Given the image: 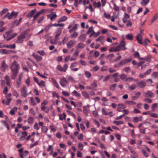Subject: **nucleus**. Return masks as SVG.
Segmentation results:
<instances>
[{
	"instance_id": "obj_15",
	"label": "nucleus",
	"mask_w": 158,
	"mask_h": 158,
	"mask_svg": "<svg viewBox=\"0 0 158 158\" xmlns=\"http://www.w3.org/2000/svg\"><path fill=\"white\" fill-rule=\"evenodd\" d=\"M32 55L34 58L37 61H41L42 59V57L39 56L38 55H35L34 53H33Z\"/></svg>"
},
{
	"instance_id": "obj_27",
	"label": "nucleus",
	"mask_w": 158,
	"mask_h": 158,
	"mask_svg": "<svg viewBox=\"0 0 158 158\" xmlns=\"http://www.w3.org/2000/svg\"><path fill=\"white\" fill-rule=\"evenodd\" d=\"M113 123L114 124L117 125L123 123V121L121 120L118 121H114L113 122Z\"/></svg>"
},
{
	"instance_id": "obj_30",
	"label": "nucleus",
	"mask_w": 158,
	"mask_h": 158,
	"mask_svg": "<svg viewBox=\"0 0 158 158\" xmlns=\"http://www.w3.org/2000/svg\"><path fill=\"white\" fill-rule=\"evenodd\" d=\"M128 149L130 151L131 153L134 155L136 156V153L133 150L132 147L131 146L128 147Z\"/></svg>"
},
{
	"instance_id": "obj_53",
	"label": "nucleus",
	"mask_w": 158,
	"mask_h": 158,
	"mask_svg": "<svg viewBox=\"0 0 158 158\" xmlns=\"http://www.w3.org/2000/svg\"><path fill=\"white\" fill-rule=\"evenodd\" d=\"M91 87H93L94 89V87H96L97 86V85L95 83V81H94L93 83L91 84Z\"/></svg>"
},
{
	"instance_id": "obj_58",
	"label": "nucleus",
	"mask_w": 158,
	"mask_h": 158,
	"mask_svg": "<svg viewBox=\"0 0 158 158\" xmlns=\"http://www.w3.org/2000/svg\"><path fill=\"white\" fill-rule=\"evenodd\" d=\"M34 129L38 130L40 129V127L38 126V124L36 123L34 125Z\"/></svg>"
},
{
	"instance_id": "obj_19",
	"label": "nucleus",
	"mask_w": 158,
	"mask_h": 158,
	"mask_svg": "<svg viewBox=\"0 0 158 158\" xmlns=\"http://www.w3.org/2000/svg\"><path fill=\"white\" fill-rule=\"evenodd\" d=\"M86 38V35L85 34H82L79 37V39L81 41H84Z\"/></svg>"
},
{
	"instance_id": "obj_12",
	"label": "nucleus",
	"mask_w": 158,
	"mask_h": 158,
	"mask_svg": "<svg viewBox=\"0 0 158 158\" xmlns=\"http://www.w3.org/2000/svg\"><path fill=\"white\" fill-rule=\"evenodd\" d=\"M75 42L72 40H71L68 42L66 45L68 48H70L73 47L75 44Z\"/></svg>"
},
{
	"instance_id": "obj_2",
	"label": "nucleus",
	"mask_w": 158,
	"mask_h": 158,
	"mask_svg": "<svg viewBox=\"0 0 158 158\" xmlns=\"http://www.w3.org/2000/svg\"><path fill=\"white\" fill-rule=\"evenodd\" d=\"M12 32L13 31L11 30L6 33V37L7 38V39H6V41H9L10 40L17 35V33H16L12 34Z\"/></svg>"
},
{
	"instance_id": "obj_29",
	"label": "nucleus",
	"mask_w": 158,
	"mask_h": 158,
	"mask_svg": "<svg viewBox=\"0 0 158 158\" xmlns=\"http://www.w3.org/2000/svg\"><path fill=\"white\" fill-rule=\"evenodd\" d=\"M58 40L56 39L55 38L53 40L51 39L50 40V43L51 44H56Z\"/></svg>"
},
{
	"instance_id": "obj_49",
	"label": "nucleus",
	"mask_w": 158,
	"mask_h": 158,
	"mask_svg": "<svg viewBox=\"0 0 158 158\" xmlns=\"http://www.w3.org/2000/svg\"><path fill=\"white\" fill-rule=\"evenodd\" d=\"M94 30H93V27H91L89 28L88 31H87L86 34H88L90 32H93Z\"/></svg>"
},
{
	"instance_id": "obj_13",
	"label": "nucleus",
	"mask_w": 158,
	"mask_h": 158,
	"mask_svg": "<svg viewBox=\"0 0 158 158\" xmlns=\"http://www.w3.org/2000/svg\"><path fill=\"white\" fill-rule=\"evenodd\" d=\"M36 11V9H35L34 10H32L30 11L28 13L27 15V16L29 18H30L34 14V13H35V11Z\"/></svg>"
},
{
	"instance_id": "obj_18",
	"label": "nucleus",
	"mask_w": 158,
	"mask_h": 158,
	"mask_svg": "<svg viewBox=\"0 0 158 158\" xmlns=\"http://www.w3.org/2000/svg\"><path fill=\"white\" fill-rule=\"evenodd\" d=\"M61 33V31L59 30L58 31L55 35V39L58 40H59V36L60 35Z\"/></svg>"
},
{
	"instance_id": "obj_54",
	"label": "nucleus",
	"mask_w": 158,
	"mask_h": 158,
	"mask_svg": "<svg viewBox=\"0 0 158 158\" xmlns=\"http://www.w3.org/2000/svg\"><path fill=\"white\" fill-rule=\"evenodd\" d=\"M78 35V33L75 32L73 34L71 35V37L72 38H76Z\"/></svg>"
},
{
	"instance_id": "obj_20",
	"label": "nucleus",
	"mask_w": 158,
	"mask_h": 158,
	"mask_svg": "<svg viewBox=\"0 0 158 158\" xmlns=\"http://www.w3.org/2000/svg\"><path fill=\"white\" fill-rule=\"evenodd\" d=\"M126 37L128 40H131L133 39V36L132 34H128L126 35Z\"/></svg>"
},
{
	"instance_id": "obj_36",
	"label": "nucleus",
	"mask_w": 158,
	"mask_h": 158,
	"mask_svg": "<svg viewBox=\"0 0 158 158\" xmlns=\"http://www.w3.org/2000/svg\"><path fill=\"white\" fill-rule=\"evenodd\" d=\"M57 69L58 70L61 72H65V70H64L63 68H62L60 65H58Z\"/></svg>"
},
{
	"instance_id": "obj_48",
	"label": "nucleus",
	"mask_w": 158,
	"mask_h": 158,
	"mask_svg": "<svg viewBox=\"0 0 158 158\" xmlns=\"http://www.w3.org/2000/svg\"><path fill=\"white\" fill-rule=\"evenodd\" d=\"M67 112L70 115L73 117L74 118H76V117L75 114L73 113L72 112L68 110H67Z\"/></svg>"
},
{
	"instance_id": "obj_52",
	"label": "nucleus",
	"mask_w": 158,
	"mask_h": 158,
	"mask_svg": "<svg viewBox=\"0 0 158 158\" xmlns=\"http://www.w3.org/2000/svg\"><path fill=\"white\" fill-rule=\"evenodd\" d=\"M6 99L7 100L6 101V104L7 105H9L10 104V102L12 100V99L11 98H8Z\"/></svg>"
},
{
	"instance_id": "obj_40",
	"label": "nucleus",
	"mask_w": 158,
	"mask_h": 158,
	"mask_svg": "<svg viewBox=\"0 0 158 158\" xmlns=\"http://www.w3.org/2000/svg\"><path fill=\"white\" fill-rule=\"evenodd\" d=\"M82 94L86 98H89V94L85 91H83L82 92Z\"/></svg>"
},
{
	"instance_id": "obj_11",
	"label": "nucleus",
	"mask_w": 158,
	"mask_h": 158,
	"mask_svg": "<svg viewBox=\"0 0 158 158\" xmlns=\"http://www.w3.org/2000/svg\"><path fill=\"white\" fill-rule=\"evenodd\" d=\"M136 40L140 44H142L143 43L142 42V37L140 34H138L136 36Z\"/></svg>"
},
{
	"instance_id": "obj_17",
	"label": "nucleus",
	"mask_w": 158,
	"mask_h": 158,
	"mask_svg": "<svg viewBox=\"0 0 158 158\" xmlns=\"http://www.w3.org/2000/svg\"><path fill=\"white\" fill-rule=\"evenodd\" d=\"M93 5L94 6L95 8H99L101 6V4L99 2H96L94 1L93 2Z\"/></svg>"
},
{
	"instance_id": "obj_1",
	"label": "nucleus",
	"mask_w": 158,
	"mask_h": 158,
	"mask_svg": "<svg viewBox=\"0 0 158 158\" xmlns=\"http://www.w3.org/2000/svg\"><path fill=\"white\" fill-rule=\"evenodd\" d=\"M19 66L18 62L14 61L10 67L12 73L11 76L12 79H15V78L19 72Z\"/></svg>"
},
{
	"instance_id": "obj_55",
	"label": "nucleus",
	"mask_w": 158,
	"mask_h": 158,
	"mask_svg": "<svg viewBox=\"0 0 158 158\" xmlns=\"http://www.w3.org/2000/svg\"><path fill=\"white\" fill-rule=\"evenodd\" d=\"M127 77V75L124 74H123L120 75V78L123 80L126 78Z\"/></svg>"
},
{
	"instance_id": "obj_32",
	"label": "nucleus",
	"mask_w": 158,
	"mask_h": 158,
	"mask_svg": "<svg viewBox=\"0 0 158 158\" xmlns=\"http://www.w3.org/2000/svg\"><path fill=\"white\" fill-rule=\"evenodd\" d=\"M143 2H141V4L143 6H146L149 2V0H143Z\"/></svg>"
},
{
	"instance_id": "obj_22",
	"label": "nucleus",
	"mask_w": 158,
	"mask_h": 158,
	"mask_svg": "<svg viewBox=\"0 0 158 158\" xmlns=\"http://www.w3.org/2000/svg\"><path fill=\"white\" fill-rule=\"evenodd\" d=\"M5 48H9L10 49H15V44L12 45H6Z\"/></svg>"
},
{
	"instance_id": "obj_24",
	"label": "nucleus",
	"mask_w": 158,
	"mask_h": 158,
	"mask_svg": "<svg viewBox=\"0 0 158 158\" xmlns=\"http://www.w3.org/2000/svg\"><path fill=\"white\" fill-rule=\"evenodd\" d=\"M158 18V13H157L154 16L153 18L151 20L152 23L150 25H151L156 19Z\"/></svg>"
},
{
	"instance_id": "obj_64",
	"label": "nucleus",
	"mask_w": 158,
	"mask_h": 158,
	"mask_svg": "<svg viewBox=\"0 0 158 158\" xmlns=\"http://www.w3.org/2000/svg\"><path fill=\"white\" fill-rule=\"evenodd\" d=\"M132 25V23L130 20L127 21V23L126 24V26L127 27H131Z\"/></svg>"
},
{
	"instance_id": "obj_28",
	"label": "nucleus",
	"mask_w": 158,
	"mask_h": 158,
	"mask_svg": "<svg viewBox=\"0 0 158 158\" xmlns=\"http://www.w3.org/2000/svg\"><path fill=\"white\" fill-rule=\"evenodd\" d=\"M126 64V61L125 60H122L118 63V66H122Z\"/></svg>"
},
{
	"instance_id": "obj_46",
	"label": "nucleus",
	"mask_w": 158,
	"mask_h": 158,
	"mask_svg": "<svg viewBox=\"0 0 158 158\" xmlns=\"http://www.w3.org/2000/svg\"><path fill=\"white\" fill-rule=\"evenodd\" d=\"M139 118L137 117H135L133 118V122L134 123H137L139 121Z\"/></svg>"
},
{
	"instance_id": "obj_6",
	"label": "nucleus",
	"mask_w": 158,
	"mask_h": 158,
	"mask_svg": "<svg viewBox=\"0 0 158 158\" xmlns=\"http://www.w3.org/2000/svg\"><path fill=\"white\" fill-rule=\"evenodd\" d=\"M7 65L6 64L5 61H3L1 64L0 69L2 72H4L7 68Z\"/></svg>"
},
{
	"instance_id": "obj_3",
	"label": "nucleus",
	"mask_w": 158,
	"mask_h": 158,
	"mask_svg": "<svg viewBox=\"0 0 158 158\" xmlns=\"http://www.w3.org/2000/svg\"><path fill=\"white\" fill-rule=\"evenodd\" d=\"M18 14V12H15V11H13L10 14H9V13H8L4 16L3 19H5L7 18L8 19H10L16 17Z\"/></svg>"
},
{
	"instance_id": "obj_38",
	"label": "nucleus",
	"mask_w": 158,
	"mask_h": 158,
	"mask_svg": "<svg viewBox=\"0 0 158 158\" xmlns=\"http://www.w3.org/2000/svg\"><path fill=\"white\" fill-rule=\"evenodd\" d=\"M52 26H54L55 27L60 26L63 27L64 26V24L63 23H55L52 25Z\"/></svg>"
},
{
	"instance_id": "obj_16",
	"label": "nucleus",
	"mask_w": 158,
	"mask_h": 158,
	"mask_svg": "<svg viewBox=\"0 0 158 158\" xmlns=\"http://www.w3.org/2000/svg\"><path fill=\"white\" fill-rule=\"evenodd\" d=\"M137 87V86L135 84H133L131 86H129L128 88L130 90L132 91L135 90Z\"/></svg>"
},
{
	"instance_id": "obj_10",
	"label": "nucleus",
	"mask_w": 158,
	"mask_h": 158,
	"mask_svg": "<svg viewBox=\"0 0 158 158\" xmlns=\"http://www.w3.org/2000/svg\"><path fill=\"white\" fill-rule=\"evenodd\" d=\"M23 76V73H21L19 75V78L16 81V83L17 84V88H18L19 87L20 83H21V81L22 78V77Z\"/></svg>"
},
{
	"instance_id": "obj_56",
	"label": "nucleus",
	"mask_w": 158,
	"mask_h": 158,
	"mask_svg": "<svg viewBox=\"0 0 158 158\" xmlns=\"http://www.w3.org/2000/svg\"><path fill=\"white\" fill-rule=\"evenodd\" d=\"M37 52L40 55L42 56H44L45 55V53L43 50L38 51Z\"/></svg>"
},
{
	"instance_id": "obj_60",
	"label": "nucleus",
	"mask_w": 158,
	"mask_h": 158,
	"mask_svg": "<svg viewBox=\"0 0 158 158\" xmlns=\"http://www.w3.org/2000/svg\"><path fill=\"white\" fill-rule=\"evenodd\" d=\"M133 80L134 79L132 77H128L125 79V81L130 82Z\"/></svg>"
},
{
	"instance_id": "obj_26",
	"label": "nucleus",
	"mask_w": 158,
	"mask_h": 158,
	"mask_svg": "<svg viewBox=\"0 0 158 158\" xmlns=\"http://www.w3.org/2000/svg\"><path fill=\"white\" fill-rule=\"evenodd\" d=\"M2 123L4 124V126L6 127L8 130H9L10 127L8 123L5 121H2Z\"/></svg>"
},
{
	"instance_id": "obj_61",
	"label": "nucleus",
	"mask_w": 158,
	"mask_h": 158,
	"mask_svg": "<svg viewBox=\"0 0 158 158\" xmlns=\"http://www.w3.org/2000/svg\"><path fill=\"white\" fill-rule=\"evenodd\" d=\"M143 100L145 102L147 101L149 103H151L152 102V100L151 99H149V98H146L144 99Z\"/></svg>"
},
{
	"instance_id": "obj_51",
	"label": "nucleus",
	"mask_w": 158,
	"mask_h": 158,
	"mask_svg": "<svg viewBox=\"0 0 158 158\" xmlns=\"http://www.w3.org/2000/svg\"><path fill=\"white\" fill-rule=\"evenodd\" d=\"M13 95L16 97V98H17L19 96V94L16 92V90H14L13 91Z\"/></svg>"
},
{
	"instance_id": "obj_9",
	"label": "nucleus",
	"mask_w": 158,
	"mask_h": 158,
	"mask_svg": "<svg viewBox=\"0 0 158 158\" xmlns=\"http://www.w3.org/2000/svg\"><path fill=\"white\" fill-rule=\"evenodd\" d=\"M138 86L139 88H143L146 85V82L143 81H141L137 83Z\"/></svg>"
},
{
	"instance_id": "obj_21",
	"label": "nucleus",
	"mask_w": 158,
	"mask_h": 158,
	"mask_svg": "<svg viewBox=\"0 0 158 158\" xmlns=\"http://www.w3.org/2000/svg\"><path fill=\"white\" fill-rule=\"evenodd\" d=\"M0 52L2 54H7L10 53V51L8 50H7L5 49H2L0 50Z\"/></svg>"
},
{
	"instance_id": "obj_31",
	"label": "nucleus",
	"mask_w": 158,
	"mask_h": 158,
	"mask_svg": "<svg viewBox=\"0 0 158 158\" xmlns=\"http://www.w3.org/2000/svg\"><path fill=\"white\" fill-rule=\"evenodd\" d=\"M84 44L82 43H80L78 44L77 46V48H82L84 47Z\"/></svg>"
},
{
	"instance_id": "obj_44",
	"label": "nucleus",
	"mask_w": 158,
	"mask_h": 158,
	"mask_svg": "<svg viewBox=\"0 0 158 158\" xmlns=\"http://www.w3.org/2000/svg\"><path fill=\"white\" fill-rule=\"evenodd\" d=\"M83 113L85 114V115L87 116V114H88L87 110L85 106H83Z\"/></svg>"
},
{
	"instance_id": "obj_43",
	"label": "nucleus",
	"mask_w": 158,
	"mask_h": 158,
	"mask_svg": "<svg viewBox=\"0 0 158 158\" xmlns=\"http://www.w3.org/2000/svg\"><path fill=\"white\" fill-rule=\"evenodd\" d=\"M38 84L42 87H44L45 85L44 82L43 81H42L40 83L39 82Z\"/></svg>"
},
{
	"instance_id": "obj_63",
	"label": "nucleus",
	"mask_w": 158,
	"mask_h": 158,
	"mask_svg": "<svg viewBox=\"0 0 158 158\" xmlns=\"http://www.w3.org/2000/svg\"><path fill=\"white\" fill-rule=\"evenodd\" d=\"M110 75L106 76L105 77L104 79H103V81L105 82V81H107L108 80L110 79Z\"/></svg>"
},
{
	"instance_id": "obj_39",
	"label": "nucleus",
	"mask_w": 158,
	"mask_h": 158,
	"mask_svg": "<svg viewBox=\"0 0 158 158\" xmlns=\"http://www.w3.org/2000/svg\"><path fill=\"white\" fill-rule=\"evenodd\" d=\"M33 119L32 117H30L28 118V123L30 124L31 125L33 122Z\"/></svg>"
},
{
	"instance_id": "obj_35",
	"label": "nucleus",
	"mask_w": 158,
	"mask_h": 158,
	"mask_svg": "<svg viewBox=\"0 0 158 158\" xmlns=\"http://www.w3.org/2000/svg\"><path fill=\"white\" fill-rule=\"evenodd\" d=\"M72 93L74 95L78 97H80L81 96V94L75 90Z\"/></svg>"
},
{
	"instance_id": "obj_37",
	"label": "nucleus",
	"mask_w": 158,
	"mask_h": 158,
	"mask_svg": "<svg viewBox=\"0 0 158 158\" xmlns=\"http://www.w3.org/2000/svg\"><path fill=\"white\" fill-rule=\"evenodd\" d=\"M126 102L127 104L130 105H133L136 104V103L133 101H127Z\"/></svg>"
},
{
	"instance_id": "obj_41",
	"label": "nucleus",
	"mask_w": 158,
	"mask_h": 158,
	"mask_svg": "<svg viewBox=\"0 0 158 158\" xmlns=\"http://www.w3.org/2000/svg\"><path fill=\"white\" fill-rule=\"evenodd\" d=\"M103 39V37L102 36H100L98 38H97L96 40V41H99L101 43L102 42V41Z\"/></svg>"
},
{
	"instance_id": "obj_47",
	"label": "nucleus",
	"mask_w": 158,
	"mask_h": 158,
	"mask_svg": "<svg viewBox=\"0 0 158 158\" xmlns=\"http://www.w3.org/2000/svg\"><path fill=\"white\" fill-rule=\"evenodd\" d=\"M52 26V25L51 24L45 27L44 30L46 32L48 31Z\"/></svg>"
},
{
	"instance_id": "obj_45",
	"label": "nucleus",
	"mask_w": 158,
	"mask_h": 158,
	"mask_svg": "<svg viewBox=\"0 0 158 158\" xmlns=\"http://www.w3.org/2000/svg\"><path fill=\"white\" fill-rule=\"evenodd\" d=\"M142 152L146 157H147L148 156V154L144 149L142 150Z\"/></svg>"
},
{
	"instance_id": "obj_33",
	"label": "nucleus",
	"mask_w": 158,
	"mask_h": 158,
	"mask_svg": "<svg viewBox=\"0 0 158 158\" xmlns=\"http://www.w3.org/2000/svg\"><path fill=\"white\" fill-rule=\"evenodd\" d=\"M126 45L125 42L124 41H122L120 44L117 46H119V48L121 49V47H124Z\"/></svg>"
},
{
	"instance_id": "obj_25",
	"label": "nucleus",
	"mask_w": 158,
	"mask_h": 158,
	"mask_svg": "<svg viewBox=\"0 0 158 158\" xmlns=\"http://www.w3.org/2000/svg\"><path fill=\"white\" fill-rule=\"evenodd\" d=\"M116 85L117 84L116 83L112 85L110 87V89L112 91H114L115 89Z\"/></svg>"
},
{
	"instance_id": "obj_7",
	"label": "nucleus",
	"mask_w": 158,
	"mask_h": 158,
	"mask_svg": "<svg viewBox=\"0 0 158 158\" xmlns=\"http://www.w3.org/2000/svg\"><path fill=\"white\" fill-rule=\"evenodd\" d=\"M64 82H66L68 83L65 77H63L61 79L60 81V83L61 86L64 87H65V85L64 83Z\"/></svg>"
},
{
	"instance_id": "obj_42",
	"label": "nucleus",
	"mask_w": 158,
	"mask_h": 158,
	"mask_svg": "<svg viewBox=\"0 0 158 158\" xmlns=\"http://www.w3.org/2000/svg\"><path fill=\"white\" fill-rule=\"evenodd\" d=\"M78 147L80 150H82L83 149V145L81 143H79Z\"/></svg>"
},
{
	"instance_id": "obj_23",
	"label": "nucleus",
	"mask_w": 158,
	"mask_h": 158,
	"mask_svg": "<svg viewBox=\"0 0 158 158\" xmlns=\"http://www.w3.org/2000/svg\"><path fill=\"white\" fill-rule=\"evenodd\" d=\"M158 106V103H155L152 104V111H154Z\"/></svg>"
},
{
	"instance_id": "obj_4",
	"label": "nucleus",
	"mask_w": 158,
	"mask_h": 158,
	"mask_svg": "<svg viewBox=\"0 0 158 158\" xmlns=\"http://www.w3.org/2000/svg\"><path fill=\"white\" fill-rule=\"evenodd\" d=\"M21 94L22 96L23 97H26L28 95L26 87L24 85L20 90Z\"/></svg>"
},
{
	"instance_id": "obj_62",
	"label": "nucleus",
	"mask_w": 158,
	"mask_h": 158,
	"mask_svg": "<svg viewBox=\"0 0 158 158\" xmlns=\"http://www.w3.org/2000/svg\"><path fill=\"white\" fill-rule=\"evenodd\" d=\"M146 81L148 83V85H151L152 83V80L151 79H149L146 80Z\"/></svg>"
},
{
	"instance_id": "obj_14",
	"label": "nucleus",
	"mask_w": 158,
	"mask_h": 158,
	"mask_svg": "<svg viewBox=\"0 0 158 158\" xmlns=\"http://www.w3.org/2000/svg\"><path fill=\"white\" fill-rule=\"evenodd\" d=\"M121 50V49L119 48V46H117L116 47L111 48L109 49L110 52H117Z\"/></svg>"
},
{
	"instance_id": "obj_5",
	"label": "nucleus",
	"mask_w": 158,
	"mask_h": 158,
	"mask_svg": "<svg viewBox=\"0 0 158 158\" xmlns=\"http://www.w3.org/2000/svg\"><path fill=\"white\" fill-rule=\"evenodd\" d=\"M25 37V33H22L20 34L17 37V40L16 41V43H22Z\"/></svg>"
},
{
	"instance_id": "obj_34",
	"label": "nucleus",
	"mask_w": 158,
	"mask_h": 158,
	"mask_svg": "<svg viewBox=\"0 0 158 158\" xmlns=\"http://www.w3.org/2000/svg\"><path fill=\"white\" fill-rule=\"evenodd\" d=\"M85 74L86 77L88 78H90L91 76L90 73L87 71L85 72Z\"/></svg>"
},
{
	"instance_id": "obj_57",
	"label": "nucleus",
	"mask_w": 158,
	"mask_h": 158,
	"mask_svg": "<svg viewBox=\"0 0 158 158\" xmlns=\"http://www.w3.org/2000/svg\"><path fill=\"white\" fill-rule=\"evenodd\" d=\"M150 116L151 117L155 118H158V114L156 113H152L150 114Z\"/></svg>"
},
{
	"instance_id": "obj_59",
	"label": "nucleus",
	"mask_w": 158,
	"mask_h": 158,
	"mask_svg": "<svg viewBox=\"0 0 158 158\" xmlns=\"http://www.w3.org/2000/svg\"><path fill=\"white\" fill-rule=\"evenodd\" d=\"M123 70L127 73L130 70V69L129 67H126L124 68Z\"/></svg>"
},
{
	"instance_id": "obj_8",
	"label": "nucleus",
	"mask_w": 158,
	"mask_h": 158,
	"mask_svg": "<svg viewBox=\"0 0 158 158\" xmlns=\"http://www.w3.org/2000/svg\"><path fill=\"white\" fill-rule=\"evenodd\" d=\"M144 96L145 97L152 98L154 96V94L150 91L144 93Z\"/></svg>"
},
{
	"instance_id": "obj_50",
	"label": "nucleus",
	"mask_w": 158,
	"mask_h": 158,
	"mask_svg": "<svg viewBox=\"0 0 158 158\" xmlns=\"http://www.w3.org/2000/svg\"><path fill=\"white\" fill-rule=\"evenodd\" d=\"M112 2L113 3V5L114 6V9L116 11H118L119 10V7L117 6L115 4L113 1Z\"/></svg>"
}]
</instances>
